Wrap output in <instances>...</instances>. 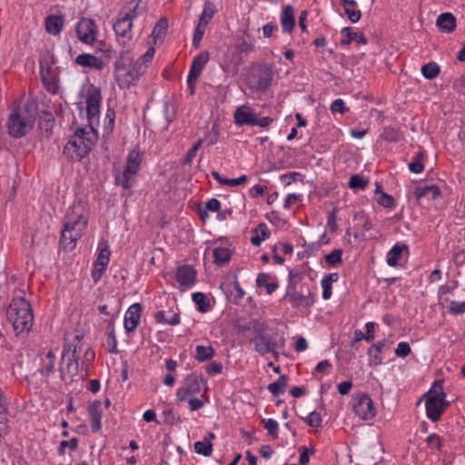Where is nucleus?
<instances>
[{
  "instance_id": "1",
  "label": "nucleus",
  "mask_w": 465,
  "mask_h": 465,
  "mask_svg": "<svg viewBox=\"0 0 465 465\" xmlns=\"http://www.w3.org/2000/svg\"><path fill=\"white\" fill-rule=\"evenodd\" d=\"M102 101L101 91L92 86L87 91L86 115L88 125L77 128L64 146L63 155L69 162H80L87 157L98 140L95 125L99 122L100 105Z\"/></svg>"
},
{
  "instance_id": "2",
  "label": "nucleus",
  "mask_w": 465,
  "mask_h": 465,
  "mask_svg": "<svg viewBox=\"0 0 465 465\" xmlns=\"http://www.w3.org/2000/svg\"><path fill=\"white\" fill-rule=\"evenodd\" d=\"M88 223V212L83 203H74L64 217L61 231L60 243L64 248L73 250L82 237Z\"/></svg>"
},
{
  "instance_id": "3",
  "label": "nucleus",
  "mask_w": 465,
  "mask_h": 465,
  "mask_svg": "<svg viewBox=\"0 0 465 465\" xmlns=\"http://www.w3.org/2000/svg\"><path fill=\"white\" fill-rule=\"evenodd\" d=\"M144 73L143 63L141 60H134L129 54H122L114 64L115 80L121 89L134 85Z\"/></svg>"
},
{
  "instance_id": "4",
  "label": "nucleus",
  "mask_w": 465,
  "mask_h": 465,
  "mask_svg": "<svg viewBox=\"0 0 465 465\" xmlns=\"http://www.w3.org/2000/svg\"><path fill=\"white\" fill-rule=\"evenodd\" d=\"M6 316L16 335L29 331L33 325L32 309L25 298H14L7 309Z\"/></svg>"
},
{
  "instance_id": "5",
  "label": "nucleus",
  "mask_w": 465,
  "mask_h": 465,
  "mask_svg": "<svg viewBox=\"0 0 465 465\" xmlns=\"http://www.w3.org/2000/svg\"><path fill=\"white\" fill-rule=\"evenodd\" d=\"M138 3L134 0L119 14L117 21L114 24V30L120 45H125L132 39L133 20L138 15Z\"/></svg>"
},
{
  "instance_id": "6",
  "label": "nucleus",
  "mask_w": 465,
  "mask_h": 465,
  "mask_svg": "<svg viewBox=\"0 0 465 465\" xmlns=\"http://www.w3.org/2000/svg\"><path fill=\"white\" fill-rule=\"evenodd\" d=\"M141 163L142 153L138 149L132 150L127 156L124 171L122 173H115V183L126 190L133 187L135 177L140 170Z\"/></svg>"
},
{
  "instance_id": "7",
  "label": "nucleus",
  "mask_w": 465,
  "mask_h": 465,
  "mask_svg": "<svg viewBox=\"0 0 465 465\" xmlns=\"http://www.w3.org/2000/svg\"><path fill=\"white\" fill-rule=\"evenodd\" d=\"M445 396L441 381H435L432 388L424 394L427 417L430 420L437 421L440 418L447 406Z\"/></svg>"
},
{
  "instance_id": "8",
  "label": "nucleus",
  "mask_w": 465,
  "mask_h": 465,
  "mask_svg": "<svg viewBox=\"0 0 465 465\" xmlns=\"http://www.w3.org/2000/svg\"><path fill=\"white\" fill-rule=\"evenodd\" d=\"M59 371L61 379L64 381H72L74 378L77 376L84 379V376L87 375V373H80L76 345H64L62 352V362L60 364Z\"/></svg>"
},
{
  "instance_id": "9",
  "label": "nucleus",
  "mask_w": 465,
  "mask_h": 465,
  "mask_svg": "<svg viewBox=\"0 0 465 465\" xmlns=\"http://www.w3.org/2000/svg\"><path fill=\"white\" fill-rule=\"evenodd\" d=\"M272 76L273 72L269 64H254L248 73L247 84L252 90L263 93L271 86Z\"/></svg>"
},
{
  "instance_id": "10",
  "label": "nucleus",
  "mask_w": 465,
  "mask_h": 465,
  "mask_svg": "<svg viewBox=\"0 0 465 465\" xmlns=\"http://www.w3.org/2000/svg\"><path fill=\"white\" fill-rule=\"evenodd\" d=\"M35 118L27 110L13 109L7 122L8 134L15 138L25 136L34 125Z\"/></svg>"
},
{
  "instance_id": "11",
  "label": "nucleus",
  "mask_w": 465,
  "mask_h": 465,
  "mask_svg": "<svg viewBox=\"0 0 465 465\" xmlns=\"http://www.w3.org/2000/svg\"><path fill=\"white\" fill-rule=\"evenodd\" d=\"M97 251L98 255L94 263V269L92 272V277L95 282L101 279L110 262L111 251L108 242L104 239L100 240L98 242Z\"/></svg>"
},
{
  "instance_id": "12",
  "label": "nucleus",
  "mask_w": 465,
  "mask_h": 465,
  "mask_svg": "<svg viewBox=\"0 0 465 465\" xmlns=\"http://www.w3.org/2000/svg\"><path fill=\"white\" fill-rule=\"evenodd\" d=\"M210 54L208 52H202L198 55H196L192 63L188 76H187V84L190 89L191 94L194 93L195 84L197 82L198 77L200 76L203 69L205 64L209 61Z\"/></svg>"
},
{
  "instance_id": "13",
  "label": "nucleus",
  "mask_w": 465,
  "mask_h": 465,
  "mask_svg": "<svg viewBox=\"0 0 465 465\" xmlns=\"http://www.w3.org/2000/svg\"><path fill=\"white\" fill-rule=\"evenodd\" d=\"M76 35L84 44H93L97 35V26L94 20L82 18L76 25Z\"/></svg>"
},
{
  "instance_id": "14",
  "label": "nucleus",
  "mask_w": 465,
  "mask_h": 465,
  "mask_svg": "<svg viewBox=\"0 0 465 465\" xmlns=\"http://www.w3.org/2000/svg\"><path fill=\"white\" fill-rule=\"evenodd\" d=\"M251 341L254 345L255 351L261 354L272 353L276 356V349L278 348V341L275 338L268 337L262 332H258Z\"/></svg>"
},
{
  "instance_id": "15",
  "label": "nucleus",
  "mask_w": 465,
  "mask_h": 465,
  "mask_svg": "<svg viewBox=\"0 0 465 465\" xmlns=\"http://www.w3.org/2000/svg\"><path fill=\"white\" fill-rule=\"evenodd\" d=\"M354 411L361 420H371L376 415L373 401L367 394L361 395L354 403Z\"/></svg>"
},
{
  "instance_id": "16",
  "label": "nucleus",
  "mask_w": 465,
  "mask_h": 465,
  "mask_svg": "<svg viewBox=\"0 0 465 465\" xmlns=\"http://www.w3.org/2000/svg\"><path fill=\"white\" fill-rule=\"evenodd\" d=\"M41 78L46 90L51 94H56L59 90L58 74L51 65L41 63Z\"/></svg>"
},
{
  "instance_id": "17",
  "label": "nucleus",
  "mask_w": 465,
  "mask_h": 465,
  "mask_svg": "<svg viewBox=\"0 0 465 465\" xmlns=\"http://www.w3.org/2000/svg\"><path fill=\"white\" fill-rule=\"evenodd\" d=\"M284 298L294 307L309 308L312 306L315 302L313 294L309 289H307V293L299 292L294 289H288Z\"/></svg>"
},
{
  "instance_id": "18",
  "label": "nucleus",
  "mask_w": 465,
  "mask_h": 465,
  "mask_svg": "<svg viewBox=\"0 0 465 465\" xmlns=\"http://www.w3.org/2000/svg\"><path fill=\"white\" fill-rule=\"evenodd\" d=\"M234 123L238 126L251 125L255 126L256 114L253 109L246 105L239 106L234 112Z\"/></svg>"
},
{
  "instance_id": "19",
  "label": "nucleus",
  "mask_w": 465,
  "mask_h": 465,
  "mask_svg": "<svg viewBox=\"0 0 465 465\" xmlns=\"http://www.w3.org/2000/svg\"><path fill=\"white\" fill-rule=\"evenodd\" d=\"M142 307L139 303L132 304L124 314V325L126 331H133L139 324Z\"/></svg>"
},
{
  "instance_id": "20",
  "label": "nucleus",
  "mask_w": 465,
  "mask_h": 465,
  "mask_svg": "<svg viewBox=\"0 0 465 465\" xmlns=\"http://www.w3.org/2000/svg\"><path fill=\"white\" fill-rule=\"evenodd\" d=\"M88 416L92 430L94 432L100 431L102 419V402L100 401H94L88 406Z\"/></svg>"
},
{
  "instance_id": "21",
  "label": "nucleus",
  "mask_w": 465,
  "mask_h": 465,
  "mask_svg": "<svg viewBox=\"0 0 465 465\" xmlns=\"http://www.w3.org/2000/svg\"><path fill=\"white\" fill-rule=\"evenodd\" d=\"M196 278V272L193 267L189 265L180 266L176 272L177 282L184 287L192 286Z\"/></svg>"
},
{
  "instance_id": "22",
  "label": "nucleus",
  "mask_w": 465,
  "mask_h": 465,
  "mask_svg": "<svg viewBox=\"0 0 465 465\" xmlns=\"http://www.w3.org/2000/svg\"><path fill=\"white\" fill-rule=\"evenodd\" d=\"M55 352L52 350H49L46 352H44L41 356V367L39 368V372L48 377L54 371L55 367Z\"/></svg>"
},
{
  "instance_id": "23",
  "label": "nucleus",
  "mask_w": 465,
  "mask_h": 465,
  "mask_svg": "<svg viewBox=\"0 0 465 465\" xmlns=\"http://www.w3.org/2000/svg\"><path fill=\"white\" fill-rule=\"evenodd\" d=\"M75 63L83 67H88L96 70H102L104 67V63L102 59L90 54H79L75 58Z\"/></svg>"
},
{
  "instance_id": "24",
  "label": "nucleus",
  "mask_w": 465,
  "mask_h": 465,
  "mask_svg": "<svg viewBox=\"0 0 465 465\" xmlns=\"http://www.w3.org/2000/svg\"><path fill=\"white\" fill-rule=\"evenodd\" d=\"M341 35H343V38L341 40V45H348L352 41L361 45H366L368 42L361 32H355L351 27L342 28Z\"/></svg>"
},
{
  "instance_id": "25",
  "label": "nucleus",
  "mask_w": 465,
  "mask_h": 465,
  "mask_svg": "<svg viewBox=\"0 0 465 465\" xmlns=\"http://www.w3.org/2000/svg\"><path fill=\"white\" fill-rule=\"evenodd\" d=\"M64 17L62 15H50L45 18V29L54 35L60 34L64 27Z\"/></svg>"
},
{
  "instance_id": "26",
  "label": "nucleus",
  "mask_w": 465,
  "mask_h": 465,
  "mask_svg": "<svg viewBox=\"0 0 465 465\" xmlns=\"http://www.w3.org/2000/svg\"><path fill=\"white\" fill-rule=\"evenodd\" d=\"M436 25L443 32L451 33L456 27V18L451 13H442L438 16Z\"/></svg>"
},
{
  "instance_id": "27",
  "label": "nucleus",
  "mask_w": 465,
  "mask_h": 465,
  "mask_svg": "<svg viewBox=\"0 0 465 465\" xmlns=\"http://www.w3.org/2000/svg\"><path fill=\"white\" fill-rule=\"evenodd\" d=\"M184 386L193 396L201 392L203 387L204 386V381L202 376L193 373L186 377L184 381Z\"/></svg>"
},
{
  "instance_id": "28",
  "label": "nucleus",
  "mask_w": 465,
  "mask_h": 465,
  "mask_svg": "<svg viewBox=\"0 0 465 465\" xmlns=\"http://www.w3.org/2000/svg\"><path fill=\"white\" fill-rule=\"evenodd\" d=\"M281 24L284 32L290 33L294 25V9L292 5H286L283 7L282 16H281Z\"/></svg>"
},
{
  "instance_id": "29",
  "label": "nucleus",
  "mask_w": 465,
  "mask_h": 465,
  "mask_svg": "<svg viewBox=\"0 0 465 465\" xmlns=\"http://www.w3.org/2000/svg\"><path fill=\"white\" fill-rule=\"evenodd\" d=\"M404 251L408 252V246L406 244H395L387 253L386 262L388 265L391 267L397 266Z\"/></svg>"
},
{
  "instance_id": "30",
  "label": "nucleus",
  "mask_w": 465,
  "mask_h": 465,
  "mask_svg": "<svg viewBox=\"0 0 465 465\" xmlns=\"http://www.w3.org/2000/svg\"><path fill=\"white\" fill-rule=\"evenodd\" d=\"M8 401L4 392L0 390V436L5 432L8 422Z\"/></svg>"
},
{
  "instance_id": "31",
  "label": "nucleus",
  "mask_w": 465,
  "mask_h": 465,
  "mask_svg": "<svg viewBox=\"0 0 465 465\" xmlns=\"http://www.w3.org/2000/svg\"><path fill=\"white\" fill-rule=\"evenodd\" d=\"M231 251L225 247H216L213 251V262L219 266L226 264L231 259Z\"/></svg>"
},
{
  "instance_id": "32",
  "label": "nucleus",
  "mask_w": 465,
  "mask_h": 465,
  "mask_svg": "<svg viewBox=\"0 0 465 465\" xmlns=\"http://www.w3.org/2000/svg\"><path fill=\"white\" fill-rule=\"evenodd\" d=\"M440 193V188L436 185L419 186L415 189V195L418 199L430 197L436 199Z\"/></svg>"
},
{
  "instance_id": "33",
  "label": "nucleus",
  "mask_w": 465,
  "mask_h": 465,
  "mask_svg": "<svg viewBox=\"0 0 465 465\" xmlns=\"http://www.w3.org/2000/svg\"><path fill=\"white\" fill-rule=\"evenodd\" d=\"M227 292H229L230 299L235 303L240 304L245 295V292L240 286L237 281L227 285Z\"/></svg>"
},
{
  "instance_id": "34",
  "label": "nucleus",
  "mask_w": 465,
  "mask_h": 465,
  "mask_svg": "<svg viewBox=\"0 0 465 465\" xmlns=\"http://www.w3.org/2000/svg\"><path fill=\"white\" fill-rule=\"evenodd\" d=\"M215 12H216V7L212 2H210V1L205 2L203 10L200 16L198 24L206 27L208 23L213 17Z\"/></svg>"
},
{
  "instance_id": "35",
  "label": "nucleus",
  "mask_w": 465,
  "mask_h": 465,
  "mask_svg": "<svg viewBox=\"0 0 465 465\" xmlns=\"http://www.w3.org/2000/svg\"><path fill=\"white\" fill-rule=\"evenodd\" d=\"M215 354L212 346L197 345L195 348V359L198 361H206L211 360Z\"/></svg>"
},
{
  "instance_id": "36",
  "label": "nucleus",
  "mask_w": 465,
  "mask_h": 465,
  "mask_svg": "<svg viewBox=\"0 0 465 465\" xmlns=\"http://www.w3.org/2000/svg\"><path fill=\"white\" fill-rule=\"evenodd\" d=\"M165 311H159L155 313V321L159 323H166L169 325H177L180 322V315L178 312H173L171 317L166 315Z\"/></svg>"
},
{
  "instance_id": "37",
  "label": "nucleus",
  "mask_w": 465,
  "mask_h": 465,
  "mask_svg": "<svg viewBox=\"0 0 465 465\" xmlns=\"http://www.w3.org/2000/svg\"><path fill=\"white\" fill-rule=\"evenodd\" d=\"M287 387V377L285 375H282L276 381L270 383L268 385V391L273 396H279L282 394Z\"/></svg>"
},
{
  "instance_id": "38",
  "label": "nucleus",
  "mask_w": 465,
  "mask_h": 465,
  "mask_svg": "<svg viewBox=\"0 0 465 465\" xmlns=\"http://www.w3.org/2000/svg\"><path fill=\"white\" fill-rule=\"evenodd\" d=\"M193 448L196 453L204 457H209L213 453V443L207 439H204L203 441H196L193 444Z\"/></svg>"
},
{
  "instance_id": "39",
  "label": "nucleus",
  "mask_w": 465,
  "mask_h": 465,
  "mask_svg": "<svg viewBox=\"0 0 465 465\" xmlns=\"http://www.w3.org/2000/svg\"><path fill=\"white\" fill-rule=\"evenodd\" d=\"M424 153L422 152H419L414 156L413 160L409 163V170L413 173H420L424 170L423 164Z\"/></svg>"
},
{
  "instance_id": "40",
  "label": "nucleus",
  "mask_w": 465,
  "mask_h": 465,
  "mask_svg": "<svg viewBox=\"0 0 465 465\" xmlns=\"http://www.w3.org/2000/svg\"><path fill=\"white\" fill-rule=\"evenodd\" d=\"M421 73L426 79H434L440 74V66L434 62L428 63L421 67Z\"/></svg>"
},
{
  "instance_id": "41",
  "label": "nucleus",
  "mask_w": 465,
  "mask_h": 465,
  "mask_svg": "<svg viewBox=\"0 0 465 465\" xmlns=\"http://www.w3.org/2000/svg\"><path fill=\"white\" fill-rule=\"evenodd\" d=\"M193 301L197 305V309L202 312H207L210 308L209 301L207 300L206 296L202 292L193 293Z\"/></svg>"
},
{
  "instance_id": "42",
  "label": "nucleus",
  "mask_w": 465,
  "mask_h": 465,
  "mask_svg": "<svg viewBox=\"0 0 465 465\" xmlns=\"http://www.w3.org/2000/svg\"><path fill=\"white\" fill-rule=\"evenodd\" d=\"M168 28V20L164 17L161 18L153 30L154 38H162L165 35Z\"/></svg>"
},
{
  "instance_id": "43",
  "label": "nucleus",
  "mask_w": 465,
  "mask_h": 465,
  "mask_svg": "<svg viewBox=\"0 0 465 465\" xmlns=\"http://www.w3.org/2000/svg\"><path fill=\"white\" fill-rule=\"evenodd\" d=\"M342 250L335 249L331 253L325 255L324 260L327 264L336 266L341 262Z\"/></svg>"
},
{
  "instance_id": "44",
  "label": "nucleus",
  "mask_w": 465,
  "mask_h": 465,
  "mask_svg": "<svg viewBox=\"0 0 465 465\" xmlns=\"http://www.w3.org/2000/svg\"><path fill=\"white\" fill-rule=\"evenodd\" d=\"M368 180H365L362 176L359 174H354L351 177L349 185L353 189H365L368 185Z\"/></svg>"
},
{
  "instance_id": "45",
  "label": "nucleus",
  "mask_w": 465,
  "mask_h": 465,
  "mask_svg": "<svg viewBox=\"0 0 465 465\" xmlns=\"http://www.w3.org/2000/svg\"><path fill=\"white\" fill-rule=\"evenodd\" d=\"M106 347H107L108 352H110V353L117 352V340H116V336H115V332H114V329H112L107 335Z\"/></svg>"
},
{
  "instance_id": "46",
  "label": "nucleus",
  "mask_w": 465,
  "mask_h": 465,
  "mask_svg": "<svg viewBox=\"0 0 465 465\" xmlns=\"http://www.w3.org/2000/svg\"><path fill=\"white\" fill-rule=\"evenodd\" d=\"M278 422L273 419L264 420V428L267 430L268 434L273 439L278 438Z\"/></svg>"
},
{
  "instance_id": "47",
  "label": "nucleus",
  "mask_w": 465,
  "mask_h": 465,
  "mask_svg": "<svg viewBox=\"0 0 465 465\" xmlns=\"http://www.w3.org/2000/svg\"><path fill=\"white\" fill-rule=\"evenodd\" d=\"M331 111L332 114H345L349 111V107L345 105V103L342 99L338 98L335 99L331 104Z\"/></svg>"
},
{
  "instance_id": "48",
  "label": "nucleus",
  "mask_w": 465,
  "mask_h": 465,
  "mask_svg": "<svg viewBox=\"0 0 465 465\" xmlns=\"http://www.w3.org/2000/svg\"><path fill=\"white\" fill-rule=\"evenodd\" d=\"M307 424L312 428H319L322 425L321 414L315 411H312L305 419Z\"/></svg>"
},
{
  "instance_id": "49",
  "label": "nucleus",
  "mask_w": 465,
  "mask_h": 465,
  "mask_svg": "<svg viewBox=\"0 0 465 465\" xmlns=\"http://www.w3.org/2000/svg\"><path fill=\"white\" fill-rule=\"evenodd\" d=\"M205 206H206V210L201 213L203 219H204L205 217H208L207 211L219 212V210L221 208V203L217 199L212 198L206 203Z\"/></svg>"
},
{
  "instance_id": "50",
  "label": "nucleus",
  "mask_w": 465,
  "mask_h": 465,
  "mask_svg": "<svg viewBox=\"0 0 465 465\" xmlns=\"http://www.w3.org/2000/svg\"><path fill=\"white\" fill-rule=\"evenodd\" d=\"M449 312L453 315L465 313V302L451 301L449 306Z\"/></svg>"
},
{
  "instance_id": "51",
  "label": "nucleus",
  "mask_w": 465,
  "mask_h": 465,
  "mask_svg": "<svg viewBox=\"0 0 465 465\" xmlns=\"http://www.w3.org/2000/svg\"><path fill=\"white\" fill-rule=\"evenodd\" d=\"M78 447V440L76 438H72L69 440H63L60 442V446L58 451L60 454H64L65 449L70 448L72 450H75Z\"/></svg>"
},
{
  "instance_id": "52",
  "label": "nucleus",
  "mask_w": 465,
  "mask_h": 465,
  "mask_svg": "<svg viewBox=\"0 0 465 465\" xmlns=\"http://www.w3.org/2000/svg\"><path fill=\"white\" fill-rule=\"evenodd\" d=\"M203 143V139L198 140V142L187 152L185 158L183 160V164H190L193 159L195 157L197 151L201 147Z\"/></svg>"
},
{
  "instance_id": "53",
  "label": "nucleus",
  "mask_w": 465,
  "mask_h": 465,
  "mask_svg": "<svg viewBox=\"0 0 465 465\" xmlns=\"http://www.w3.org/2000/svg\"><path fill=\"white\" fill-rule=\"evenodd\" d=\"M377 202L380 205L385 208H392L395 205L393 197L385 193H381V194L377 199Z\"/></svg>"
},
{
  "instance_id": "54",
  "label": "nucleus",
  "mask_w": 465,
  "mask_h": 465,
  "mask_svg": "<svg viewBox=\"0 0 465 465\" xmlns=\"http://www.w3.org/2000/svg\"><path fill=\"white\" fill-rule=\"evenodd\" d=\"M205 28L206 27L203 25H201L199 24L197 25V26L194 30V33H193V47L198 48L200 46V43L204 35Z\"/></svg>"
},
{
  "instance_id": "55",
  "label": "nucleus",
  "mask_w": 465,
  "mask_h": 465,
  "mask_svg": "<svg viewBox=\"0 0 465 465\" xmlns=\"http://www.w3.org/2000/svg\"><path fill=\"white\" fill-rule=\"evenodd\" d=\"M163 422L165 424H174L180 421L179 418L175 416L173 409H166L163 411Z\"/></svg>"
},
{
  "instance_id": "56",
  "label": "nucleus",
  "mask_w": 465,
  "mask_h": 465,
  "mask_svg": "<svg viewBox=\"0 0 465 465\" xmlns=\"http://www.w3.org/2000/svg\"><path fill=\"white\" fill-rule=\"evenodd\" d=\"M411 349L410 344L406 341H401L398 344V346L395 350V354L398 357L404 358V357L408 356L411 353Z\"/></svg>"
},
{
  "instance_id": "57",
  "label": "nucleus",
  "mask_w": 465,
  "mask_h": 465,
  "mask_svg": "<svg viewBox=\"0 0 465 465\" xmlns=\"http://www.w3.org/2000/svg\"><path fill=\"white\" fill-rule=\"evenodd\" d=\"M345 14L348 15L349 20L351 23H357L361 17V13L360 10H355L354 7L344 8Z\"/></svg>"
},
{
  "instance_id": "58",
  "label": "nucleus",
  "mask_w": 465,
  "mask_h": 465,
  "mask_svg": "<svg viewBox=\"0 0 465 465\" xmlns=\"http://www.w3.org/2000/svg\"><path fill=\"white\" fill-rule=\"evenodd\" d=\"M382 138L385 141L396 142V141L399 140L400 134H399V133L397 131H395L392 128L385 129L383 134H382Z\"/></svg>"
},
{
  "instance_id": "59",
  "label": "nucleus",
  "mask_w": 465,
  "mask_h": 465,
  "mask_svg": "<svg viewBox=\"0 0 465 465\" xmlns=\"http://www.w3.org/2000/svg\"><path fill=\"white\" fill-rule=\"evenodd\" d=\"M389 347L388 341L384 340L382 341H379L377 343L372 344L368 350V354L372 355V351H376L381 353L384 349Z\"/></svg>"
},
{
  "instance_id": "60",
  "label": "nucleus",
  "mask_w": 465,
  "mask_h": 465,
  "mask_svg": "<svg viewBox=\"0 0 465 465\" xmlns=\"http://www.w3.org/2000/svg\"><path fill=\"white\" fill-rule=\"evenodd\" d=\"M376 324L374 322H369L365 324L366 333L364 336V340L367 341H371L374 340V331Z\"/></svg>"
},
{
  "instance_id": "61",
  "label": "nucleus",
  "mask_w": 465,
  "mask_h": 465,
  "mask_svg": "<svg viewBox=\"0 0 465 465\" xmlns=\"http://www.w3.org/2000/svg\"><path fill=\"white\" fill-rule=\"evenodd\" d=\"M223 370V365L222 363L220 362H217V361H212L210 364L207 365L206 367V371L210 374V375H215V374H218L222 371Z\"/></svg>"
},
{
  "instance_id": "62",
  "label": "nucleus",
  "mask_w": 465,
  "mask_h": 465,
  "mask_svg": "<svg viewBox=\"0 0 465 465\" xmlns=\"http://www.w3.org/2000/svg\"><path fill=\"white\" fill-rule=\"evenodd\" d=\"M427 442L429 446L431 448H435L437 450H440L441 446V440L439 435L437 434H430L427 438Z\"/></svg>"
},
{
  "instance_id": "63",
  "label": "nucleus",
  "mask_w": 465,
  "mask_h": 465,
  "mask_svg": "<svg viewBox=\"0 0 465 465\" xmlns=\"http://www.w3.org/2000/svg\"><path fill=\"white\" fill-rule=\"evenodd\" d=\"M302 279V273L299 272L290 271L288 289H294V285Z\"/></svg>"
},
{
  "instance_id": "64",
  "label": "nucleus",
  "mask_w": 465,
  "mask_h": 465,
  "mask_svg": "<svg viewBox=\"0 0 465 465\" xmlns=\"http://www.w3.org/2000/svg\"><path fill=\"white\" fill-rule=\"evenodd\" d=\"M154 52H155L154 48L150 47L143 56H141L140 58L137 59V60H141V62L143 63V64L145 66V70L148 67V64L151 63V61L153 60Z\"/></svg>"
}]
</instances>
